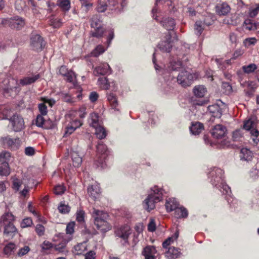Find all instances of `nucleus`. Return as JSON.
<instances>
[{
	"mask_svg": "<svg viewBox=\"0 0 259 259\" xmlns=\"http://www.w3.org/2000/svg\"><path fill=\"white\" fill-rule=\"evenodd\" d=\"M16 248V245L15 243L10 242L6 244L4 247L3 252L7 257H9L14 253Z\"/></svg>",
	"mask_w": 259,
	"mask_h": 259,
	"instance_id": "nucleus-30",
	"label": "nucleus"
},
{
	"mask_svg": "<svg viewBox=\"0 0 259 259\" xmlns=\"http://www.w3.org/2000/svg\"><path fill=\"white\" fill-rule=\"evenodd\" d=\"M11 155L10 152L3 151L0 153V163H8L10 160Z\"/></svg>",
	"mask_w": 259,
	"mask_h": 259,
	"instance_id": "nucleus-43",
	"label": "nucleus"
},
{
	"mask_svg": "<svg viewBox=\"0 0 259 259\" xmlns=\"http://www.w3.org/2000/svg\"><path fill=\"white\" fill-rule=\"evenodd\" d=\"M252 152L248 149L243 148L240 150V159L242 160L249 161L252 160Z\"/></svg>",
	"mask_w": 259,
	"mask_h": 259,
	"instance_id": "nucleus-27",
	"label": "nucleus"
},
{
	"mask_svg": "<svg viewBox=\"0 0 259 259\" xmlns=\"http://www.w3.org/2000/svg\"><path fill=\"white\" fill-rule=\"evenodd\" d=\"M105 49L102 45L98 46L91 53V56L97 57L103 53Z\"/></svg>",
	"mask_w": 259,
	"mask_h": 259,
	"instance_id": "nucleus-47",
	"label": "nucleus"
},
{
	"mask_svg": "<svg viewBox=\"0 0 259 259\" xmlns=\"http://www.w3.org/2000/svg\"><path fill=\"white\" fill-rule=\"evenodd\" d=\"M35 230L38 236H41L44 234L45 228L42 225L37 224L35 227Z\"/></svg>",
	"mask_w": 259,
	"mask_h": 259,
	"instance_id": "nucleus-63",
	"label": "nucleus"
},
{
	"mask_svg": "<svg viewBox=\"0 0 259 259\" xmlns=\"http://www.w3.org/2000/svg\"><path fill=\"white\" fill-rule=\"evenodd\" d=\"M14 217L11 213H6L1 217L0 221V232L4 229V234L7 236L11 235L17 232V229L14 225L13 221Z\"/></svg>",
	"mask_w": 259,
	"mask_h": 259,
	"instance_id": "nucleus-6",
	"label": "nucleus"
},
{
	"mask_svg": "<svg viewBox=\"0 0 259 259\" xmlns=\"http://www.w3.org/2000/svg\"><path fill=\"white\" fill-rule=\"evenodd\" d=\"M188 212L187 209L183 206L178 207L174 212V216L176 218H186L188 217Z\"/></svg>",
	"mask_w": 259,
	"mask_h": 259,
	"instance_id": "nucleus-33",
	"label": "nucleus"
},
{
	"mask_svg": "<svg viewBox=\"0 0 259 259\" xmlns=\"http://www.w3.org/2000/svg\"><path fill=\"white\" fill-rule=\"evenodd\" d=\"M98 84L104 90H109L110 87V83L107 77H100L98 80Z\"/></svg>",
	"mask_w": 259,
	"mask_h": 259,
	"instance_id": "nucleus-37",
	"label": "nucleus"
},
{
	"mask_svg": "<svg viewBox=\"0 0 259 259\" xmlns=\"http://www.w3.org/2000/svg\"><path fill=\"white\" fill-rule=\"evenodd\" d=\"M242 27L245 30L254 31L259 29V22H253L250 19H245L243 23Z\"/></svg>",
	"mask_w": 259,
	"mask_h": 259,
	"instance_id": "nucleus-23",
	"label": "nucleus"
},
{
	"mask_svg": "<svg viewBox=\"0 0 259 259\" xmlns=\"http://www.w3.org/2000/svg\"><path fill=\"white\" fill-rule=\"evenodd\" d=\"M179 203L175 198H169L165 203V207L167 211L170 212L178 207Z\"/></svg>",
	"mask_w": 259,
	"mask_h": 259,
	"instance_id": "nucleus-29",
	"label": "nucleus"
},
{
	"mask_svg": "<svg viewBox=\"0 0 259 259\" xmlns=\"http://www.w3.org/2000/svg\"><path fill=\"white\" fill-rule=\"evenodd\" d=\"M157 253L156 248L153 246H147L144 248L142 254L145 259H155V254Z\"/></svg>",
	"mask_w": 259,
	"mask_h": 259,
	"instance_id": "nucleus-19",
	"label": "nucleus"
},
{
	"mask_svg": "<svg viewBox=\"0 0 259 259\" xmlns=\"http://www.w3.org/2000/svg\"><path fill=\"white\" fill-rule=\"evenodd\" d=\"M100 20L98 16H94L91 19V27L92 28H97L100 26Z\"/></svg>",
	"mask_w": 259,
	"mask_h": 259,
	"instance_id": "nucleus-52",
	"label": "nucleus"
},
{
	"mask_svg": "<svg viewBox=\"0 0 259 259\" xmlns=\"http://www.w3.org/2000/svg\"><path fill=\"white\" fill-rule=\"evenodd\" d=\"M65 190V187L63 185H58L55 187L54 192L56 195H62Z\"/></svg>",
	"mask_w": 259,
	"mask_h": 259,
	"instance_id": "nucleus-53",
	"label": "nucleus"
},
{
	"mask_svg": "<svg viewBox=\"0 0 259 259\" xmlns=\"http://www.w3.org/2000/svg\"><path fill=\"white\" fill-rule=\"evenodd\" d=\"M92 217L95 225L101 233H105L111 229V225L107 221L109 219L107 212L94 208Z\"/></svg>",
	"mask_w": 259,
	"mask_h": 259,
	"instance_id": "nucleus-2",
	"label": "nucleus"
},
{
	"mask_svg": "<svg viewBox=\"0 0 259 259\" xmlns=\"http://www.w3.org/2000/svg\"><path fill=\"white\" fill-rule=\"evenodd\" d=\"M33 224L32 219L30 218H26L24 219L21 223V227L22 228H26L30 227Z\"/></svg>",
	"mask_w": 259,
	"mask_h": 259,
	"instance_id": "nucleus-55",
	"label": "nucleus"
},
{
	"mask_svg": "<svg viewBox=\"0 0 259 259\" xmlns=\"http://www.w3.org/2000/svg\"><path fill=\"white\" fill-rule=\"evenodd\" d=\"M124 6V0H122V2L119 0H101L96 9L99 13L104 12L107 9L119 13L122 11Z\"/></svg>",
	"mask_w": 259,
	"mask_h": 259,
	"instance_id": "nucleus-4",
	"label": "nucleus"
},
{
	"mask_svg": "<svg viewBox=\"0 0 259 259\" xmlns=\"http://www.w3.org/2000/svg\"><path fill=\"white\" fill-rule=\"evenodd\" d=\"M250 175L253 179L257 178L259 177V163H257L255 167L252 169Z\"/></svg>",
	"mask_w": 259,
	"mask_h": 259,
	"instance_id": "nucleus-56",
	"label": "nucleus"
},
{
	"mask_svg": "<svg viewBox=\"0 0 259 259\" xmlns=\"http://www.w3.org/2000/svg\"><path fill=\"white\" fill-rule=\"evenodd\" d=\"M195 77V74L184 70L182 71L178 76L177 81L183 87L190 86Z\"/></svg>",
	"mask_w": 259,
	"mask_h": 259,
	"instance_id": "nucleus-8",
	"label": "nucleus"
},
{
	"mask_svg": "<svg viewBox=\"0 0 259 259\" xmlns=\"http://www.w3.org/2000/svg\"><path fill=\"white\" fill-rule=\"evenodd\" d=\"M250 134L253 146L259 147V139L257 138L259 135V131L256 129H253L251 130Z\"/></svg>",
	"mask_w": 259,
	"mask_h": 259,
	"instance_id": "nucleus-36",
	"label": "nucleus"
},
{
	"mask_svg": "<svg viewBox=\"0 0 259 259\" xmlns=\"http://www.w3.org/2000/svg\"><path fill=\"white\" fill-rule=\"evenodd\" d=\"M82 124V123L80 120L75 119L70 121L68 123V125L70 126H72L76 130L77 128L81 126Z\"/></svg>",
	"mask_w": 259,
	"mask_h": 259,
	"instance_id": "nucleus-57",
	"label": "nucleus"
},
{
	"mask_svg": "<svg viewBox=\"0 0 259 259\" xmlns=\"http://www.w3.org/2000/svg\"><path fill=\"white\" fill-rule=\"evenodd\" d=\"M59 73L66 77L67 81L74 83L76 76L74 72L68 70L65 66H61L59 69Z\"/></svg>",
	"mask_w": 259,
	"mask_h": 259,
	"instance_id": "nucleus-16",
	"label": "nucleus"
},
{
	"mask_svg": "<svg viewBox=\"0 0 259 259\" xmlns=\"http://www.w3.org/2000/svg\"><path fill=\"white\" fill-rule=\"evenodd\" d=\"M104 32V28L101 26H99V27L96 28L94 31L91 32V35L93 37L100 38L103 36Z\"/></svg>",
	"mask_w": 259,
	"mask_h": 259,
	"instance_id": "nucleus-48",
	"label": "nucleus"
},
{
	"mask_svg": "<svg viewBox=\"0 0 259 259\" xmlns=\"http://www.w3.org/2000/svg\"><path fill=\"white\" fill-rule=\"evenodd\" d=\"M58 208L59 212L62 213H67L70 211V207L64 204H60V205L58 206Z\"/></svg>",
	"mask_w": 259,
	"mask_h": 259,
	"instance_id": "nucleus-62",
	"label": "nucleus"
},
{
	"mask_svg": "<svg viewBox=\"0 0 259 259\" xmlns=\"http://www.w3.org/2000/svg\"><path fill=\"white\" fill-rule=\"evenodd\" d=\"M94 128H95V134L98 139H103L106 137L105 129L101 125Z\"/></svg>",
	"mask_w": 259,
	"mask_h": 259,
	"instance_id": "nucleus-38",
	"label": "nucleus"
},
{
	"mask_svg": "<svg viewBox=\"0 0 259 259\" xmlns=\"http://www.w3.org/2000/svg\"><path fill=\"white\" fill-rule=\"evenodd\" d=\"M85 212L82 209H78L76 212V220L80 224L84 222Z\"/></svg>",
	"mask_w": 259,
	"mask_h": 259,
	"instance_id": "nucleus-49",
	"label": "nucleus"
},
{
	"mask_svg": "<svg viewBox=\"0 0 259 259\" xmlns=\"http://www.w3.org/2000/svg\"><path fill=\"white\" fill-rule=\"evenodd\" d=\"M10 174V167L8 163H0V175L7 176Z\"/></svg>",
	"mask_w": 259,
	"mask_h": 259,
	"instance_id": "nucleus-44",
	"label": "nucleus"
},
{
	"mask_svg": "<svg viewBox=\"0 0 259 259\" xmlns=\"http://www.w3.org/2000/svg\"><path fill=\"white\" fill-rule=\"evenodd\" d=\"M257 68V65L254 63H251L248 65H244L242 67L243 72L247 74L253 72Z\"/></svg>",
	"mask_w": 259,
	"mask_h": 259,
	"instance_id": "nucleus-42",
	"label": "nucleus"
},
{
	"mask_svg": "<svg viewBox=\"0 0 259 259\" xmlns=\"http://www.w3.org/2000/svg\"><path fill=\"white\" fill-rule=\"evenodd\" d=\"M152 61L154 64V67L156 70L161 71V74L163 75L164 78L165 77V75L166 74H169L171 71H177L183 68V66L181 61L179 60H176L175 58L170 59L168 64L164 65L163 67L159 66L156 63L155 54H153Z\"/></svg>",
	"mask_w": 259,
	"mask_h": 259,
	"instance_id": "nucleus-5",
	"label": "nucleus"
},
{
	"mask_svg": "<svg viewBox=\"0 0 259 259\" xmlns=\"http://www.w3.org/2000/svg\"><path fill=\"white\" fill-rule=\"evenodd\" d=\"M226 109V104L221 101L207 107L208 111L211 114V116L218 118H220L222 116L223 113L225 111Z\"/></svg>",
	"mask_w": 259,
	"mask_h": 259,
	"instance_id": "nucleus-9",
	"label": "nucleus"
},
{
	"mask_svg": "<svg viewBox=\"0 0 259 259\" xmlns=\"http://www.w3.org/2000/svg\"><path fill=\"white\" fill-rule=\"evenodd\" d=\"M215 62L218 65V67L222 70L226 68L228 66L231 64V60H226L223 61L221 59H216Z\"/></svg>",
	"mask_w": 259,
	"mask_h": 259,
	"instance_id": "nucleus-45",
	"label": "nucleus"
},
{
	"mask_svg": "<svg viewBox=\"0 0 259 259\" xmlns=\"http://www.w3.org/2000/svg\"><path fill=\"white\" fill-rule=\"evenodd\" d=\"M89 122L91 126L97 127L101 125L99 121V116L97 113H92L90 115Z\"/></svg>",
	"mask_w": 259,
	"mask_h": 259,
	"instance_id": "nucleus-32",
	"label": "nucleus"
},
{
	"mask_svg": "<svg viewBox=\"0 0 259 259\" xmlns=\"http://www.w3.org/2000/svg\"><path fill=\"white\" fill-rule=\"evenodd\" d=\"M112 72L111 68L107 63H101L94 68L93 73L96 76L110 74Z\"/></svg>",
	"mask_w": 259,
	"mask_h": 259,
	"instance_id": "nucleus-15",
	"label": "nucleus"
},
{
	"mask_svg": "<svg viewBox=\"0 0 259 259\" xmlns=\"http://www.w3.org/2000/svg\"><path fill=\"white\" fill-rule=\"evenodd\" d=\"M10 26L13 29H20L22 28L25 23L24 20L18 16L11 18L9 21Z\"/></svg>",
	"mask_w": 259,
	"mask_h": 259,
	"instance_id": "nucleus-18",
	"label": "nucleus"
},
{
	"mask_svg": "<svg viewBox=\"0 0 259 259\" xmlns=\"http://www.w3.org/2000/svg\"><path fill=\"white\" fill-rule=\"evenodd\" d=\"M205 22H202L200 21H198L195 22L194 25V29L195 33L198 36H200L204 30V24Z\"/></svg>",
	"mask_w": 259,
	"mask_h": 259,
	"instance_id": "nucleus-41",
	"label": "nucleus"
},
{
	"mask_svg": "<svg viewBox=\"0 0 259 259\" xmlns=\"http://www.w3.org/2000/svg\"><path fill=\"white\" fill-rule=\"evenodd\" d=\"M72 163L74 167L79 166L82 163V158L79 156L78 153L73 152L71 153Z\"/></svg>",
	"mask_w": 259,
	"mask_h": 259,
	"instance_id": "nucleus-39",
	"label": "nucleus"
},
{
	"mask_svg": "<svg viewBox=\"0 0 259 259\" xmlns=\"http://www.w3.org/2000/svg\"><path fill=\"white\" fill-rule=\"evenodd\" d=\"M101 190L98 184H95L89 186L88 188V193L89 196L94 200H96L100 195Z\"/></svg>",
	"mask_w": 259,
	"mask_h": 259,
	"instance_id": "nucleus-22",
	"label": "nucleus"
},
{
	"mask_svg": "<svg viewBox=\"0 0 259 259\" xmlns=\"http://www.w3.org/2000/svg\"><path fill=\"white\" fill-rule=\"evenodd\" d=\"M29 251V247L28 246H25L19 249L17 255L18 256L21 257L27 254Z\"/></svg>",
	"mask_w": 259,
	"mask_h": 259,
	"instance_id": "nucleus-58",
	"label": "nucleus"
},
{
	"mask_svg": "<svg viewBox=\"0 0 259 259\" xmlns=\"http://www.w3.org/2000/svg\"><path fill=\"white\" fill-rule=\"evenodd\" d=\"M170 36H168L166 41H162L158 45V48L163 52L168 53L170 51L172 46L170 44Z\"/></svg>",
	"mask_w": 259,
	"mask_h": 259,
	"instance_id": "nucleus-28",
	"label": "nucleus"
},
{
	"mask_svg": "<svg viewBox=\"0 0 259 259\" xmlns=\"http://www.w3.org/2000/svg\"><path fill=\"white\" fill-rule=\"evenodd\" d=\"M161 24L167 30H172L175 26V22L171 18H164L160 22Z\"/></svg>",
	"mask_w": 259,
	"mask_h": 259,
	"instance_id": "nucleus-25",
	"label": "nucleus"
},
{
	"mask_svg": "<svg viewBox=\"0 0 259 259\" xmlns=\"http://www.w3.org/2000/svg\"><path fill=\"white\" fill-rule=\"evenodd\" d=\"M8 110L4 111L3 115L0 114V120L8 119L11 123L13 130L16 132H20L24 128V121L23 118L18 114H14L12 117L8 118L7 113Z\"/></svg>",
	"mask_w": 259,
	"mask_h": 259,
	"instance_id": "nucleus-7",
	"label": "nucleus"
},
{
	"mask_svg": "<svg viewBox=\"0 0 259 259\" xmlns=\"http://www.w3.org/2000/svg\"><path fill=\"white\" fill-rule=\"evenodd\" d=\"M74 227H75V222H71L69 223L67 226L66 229V233L68 234H72L74 233Z\"/></svg>",
	"mask_w": 259,
	"mask_h": 259,
	"instance_id": "nucleus-59",
	"label": "nucleus"
},
{
	"mask_svg": "<svg viewBox=\"0 0 259 259\" xmlns=\"http://www.w3.org/2000/svg\"><path fill=\"white\" fill-rule=\"evenodd\" d=\"M0 141L4 146L13 150L18 149L21 144L19 138H12L9 136L1 137Z\"/></svg>",
	"mask_w": 259,
	"mask_h": 259,
	"instance_id": "nucleus-10",
	"label": "nucleus"
},
{
	"mask_svg": "<svg viewBox=\"0 0 259 259\" xmlns=\"http://www.w3.org/2000/svg\"><path fill=\"white\" fill-rule=\"evenodd\" d=\"M107 97L112 108L116 109V107L118 105V101L116 96L113 93H110L107 95Z\"/></svg>",
	"mask_w": 259,
	"mask_h": 259,
	"instance_id": "nucleus-40",
	"label": "nucleus"
},
{
	"mask_svg": "<svg viewBox=\"0 0 259 259\" xmlns=\"http://www.w3.org/2000/svg\"><path fill=\"white\" fill-rule=\"evenodd\" d=\"M180 254L179 249L175 247H169L168 250L165 253V256L168 259H175L178 257Z\"/></svg>",
	"mask_w": 259,
	"mask_h": 259,
	"instance_id": "nucleus-26",
	"label": "nucleus"
},
{
	"mask_svg": "<svg viewBox=\"0 0 259 259\" xmlns=\"http://www.w3.org/2000/svg\"><path fill=\"white\" fill-rule=\"evenodd\" d=\"M57 5L64 12H68L70 8L69 0H58Z\"/></svg>",
	"mask_w": 259,
	"mask_h": 259,
	"instance_id": "nucleus-35",
	"label": "nucleus"
},
{
	"mask_svg": "<svg viewBox=\"0 0 259 259\" xmlns=\"http://www.w3.org/2000/svg\"><path fill=\"white\" fill-rule=\"evenodd\" d=\"M257 41V40L255 37H248L243 40V44L245 47L249 48L251 46H254Z\"/></svg>",
	"mask_w": 259,
	"mask_h": 259,
	"instance_id": "nucleus-46",
	"label": "nucleus"
},
{
	"mask_svg": "<svg viewBox=\"0 0 259 259\" xmlns=\"http://www.w3.org/2000/svg\"><path fill=\"white\" fill-rule=\"evenodd\" d=\"M3 88L5 93H11L12 92H16L17 80L12 77L5 78L2 82Z\"/></svg>",
	"mask_w": 259,
	"mask_h": 259,
	"instance_id": "nucleus-12",
	"label": "nucleus"
},
{
	"mask_svg": "<svg viewBox=\"0 0 259 259\" xmlns=\"http://www.w3.org/2000/svg\"><path fill=\"white\" fill-rule=\"evenodd\" d=\"M59 95L63 101H64L65 102H67V103L72 102V98L69 94H68L67 93L61 92L59 93Z\"/></svg>",
	"mask_w": 259,
	"mask_h": 259,
	"instance_id": "nucleus-61",
	"label": "nucleus"
},
{
	"mask_svg": "<svg viewBox=\"0 0 259 259\" xmlns=\"http://www.w3.org/2000/svg\"><path fill=\"white\" fill-rule=\"evenodd\" d=\"M39 74H32L31 76H27L19 80V83L22 86L27 85L35 82L40 78Z\"/></svg>",
	"mask_w": 259,
	"mask_h": 259,
	"instance_id": "nucleus-21",
	"label": "nucleus"
},
{
	"mask_svg": "<svg viewBox=\"0 0 259 259\" xmlns=\"http://www.w3.org/2000/svg\"><path fill=\"white\" fill-rule=\"evenodd\" d=\"M30 46L36 51H41L45 46L43 38L39 34H32L30 38Z\"/></svg>",
	"mask_w": 259,
	"mask_h": 259,
	"instance_id": "nucleus-11",
	"label": "nucleus"
},
{
	"mask_svg": "<svg viewBox=\"0 0 259 259\" xmlns=\"http://www.w3.org/2000/svg\"><path fill=\"white\" fill-rule=\"evenodd\" d=\"M254 124L255 123L252 120L248 119L244 122L243 127L245 130L250 132L251 130L254 129Z\"/></svg>",
	"mask_w": 259,
	"mask_h": 259,
	"instance_id": "nucleus-51",
	"label": "nucleus"
},
{
	"mask_svg": "<svg viewBox=\"0 0 259 259\" xmlns=\"http://www.w3.org/2000/svg\"><path fill=\"white\" fill-rule=\"evenodd\" d=\"M193 91L195 96L198 98L204 97L207 92L206 88L202 85L195 86Z\"/></svg>",
	"mask_w": 259,
	"mask_h": 259,
	"instance_id": "nucleus-31",
	"label": "nucleus"
},
{
	"mask_svg": "<svg viewBox=\"0 0 259 259\" xmlns=\"http://www.w3.org/2000/svg\"><path fill=\"white\" fill-rule=\"evenodd\" d=\"M163 190L155 186L151 188L150 193L144 200L143 205L148 211L155 207V204L162 199Z\"/></svg>",
	"mask_w": 259,
	"mask_h": 259,
	"instance_id": "nucleus-3",
	"label": "nucleus"
},
{
	"mask_svg": "<svg viewBox=\"0 0 259 259\" xmlns=\"http://www.w3.org/2000/svg\"><path fill=\"white\" fill-rule=\"evenodd\" d=\"M50 25L55 28H59L62 25V21L61 19L53 18L50 20Z\"/></svg>",
	"mask_w": 259,
	"mask_h": 259,
	"instance_id": "nucleus-50",
	"label": "nucleus"
},
{
	"mask_svg": "<svg viewBox=\"0 0 259 259\" xmlns=\"http://www.w3.org/2000/svg\"><path fill=\"white\" fill-rule=\"evenodd\" d=\"M97 149L98 154L101 155L99 156V159L98 160L99 165H98V166L104 167V165L103 160L105 161V159L107 156V148L102 142L100 141L98 142V145L97 146Z\"/></svg>",
	"mask_w": 259,
	"mask_h": 259,
	"instance_id": "nucleus-14",
	"label": "nucleus"
},
{
	"mask_svg": "<svg viewBox=\"0 0 259 259\" xmlns=\"http://www.w3.org/2000/svg\"><path fill=\"white\" fill-rule=\"evenodd\" d=\"M66 242H64L57 244L55 245V249L60 252H64L66 251Z\"/></svg>",
	"mask_w": 259,
	"mask_h": 259,
	"instance_id": "nucleus-64",
	"label": "nucleus"
},
{
	"mask_svg": "<svg viewBox=\"0 0 259 259\" xmlns=\"http://www.w3.org/2000/svg\"><path fill=\"white\" fill-rule=\"evenodd\" d=\"M45 120L46 119L43 117V115H38L35 119V124L37 126L42 128Z\"/></svg>",
	"mask_w": 259,
	"mask_h": 259,
	"instance_id": "nucleus-54",
	"label": "nucleus"
},
{
	"mask_svg": "<svg viewBox=\"0 0 259 259\" xmlns=\"http://www.w3.org/2000/svg\"><path fill=\"white\" fill-rule=\"evenodd\" d=\"M226 131V128L224 126L217 124L212 129L211 133L214 138L221 139L225 136Z\"/></svg>",
	"mask_w": 259,
	"mask_h": 259,
	"instance_id": "nucleus-17",
	"label": "nucleus"
},
{
	"mask_svg": "<svg viewBox=\"0 0 259 259\" xmlns=\"http://www.w3.org/2000/svg\"><path fill=\"white\" fill-rule=\"evenodd\" d=\"M131 233V229L128 225L122 226L115 231L116 235L123 240V242L122 243L123 245H126L128 244V238Z\"/></svg>",
	"mask_w": 259,
	"mask_h": 259,
	"instance_id": "nucleus-13",
	"label": "nucleus"
},
{
	"mask_svg": "<svg viewBox=\"0 0 259 259\" xmlns=\"http://www.w3.org/2000/svg\"><path fill=\"white\" fill-rule=\"evenodd\" d=\"M259 12V4L257 5L254 8L249 9L248 15L251 18L255 17Z\"/></svg>",
	"mask_w": 259,
	"mask_h": 259,
	"instance_id": "nucleus-60",
	"label": "nucleus"
},
{
	"mask_svg": "<svg viewBox=\"0 0 259 259\" xmlns=\"http://www.w3.org/2000/svg\"><path fill=\"white\" fill-rule=\"evenodd\" d=\"M87 249V246L86 243H80L74 246L73 252L76 255H81Z\"/></svg>",
	"mask_w": 259,
	"mask_h": 259,
	"instance_id": "nucleus-34",
	"label": "nucleus"
},
{
	"mask_svg": "<svg viewBox=\"0 0 259 259\" xmlns=\"http://www.w3.org/2000/svg\"><path fill=\"white\" fill-rule=\"evenodd\" d=\"M231 8L230 6L226 3H223L218 4L215 6L217 13L220 16H225L230 13Z\"/></svg>",
	"mask_w": 259,
	"mask_h": 259,
	"instance_id": "nucleus-20",
	"label": "nucleus"
},
{
	"mask_svg": "<svg viewBox=\"0 0 259 259\" xmlns=\"http://www.w3.org/2000/svg\"><path fill=\"white\" fill-rule=\"evenodd\" d=\"M189 128L192 135H198L204 130V125L202 123L198 121L193 122Z\"/></svg>",
	"mask_w": 259,
	"mask_h": 259,
	"instance_id": "nucleus-24",
	"label": "nucleus"
},
{
	"mask_svg": "<svg viewBox=\"0 0 259 259\" xmlns=\"http://www.w3.org/2000/svg\"><path fill=\"white\" fill-rule=\"evenodd\" d=\"M210 182L215 187L218 188L224 195H226V200L231 207H237L238 201L232 197L230 188L224 180V171L218 167L211 168L208 174Z\"/></svg>",
	"mask_w": 259,
	"mask_h": 259,
	"instance_id": "nucleus-1",
	"label": "nucleus"
}]
</instances>
